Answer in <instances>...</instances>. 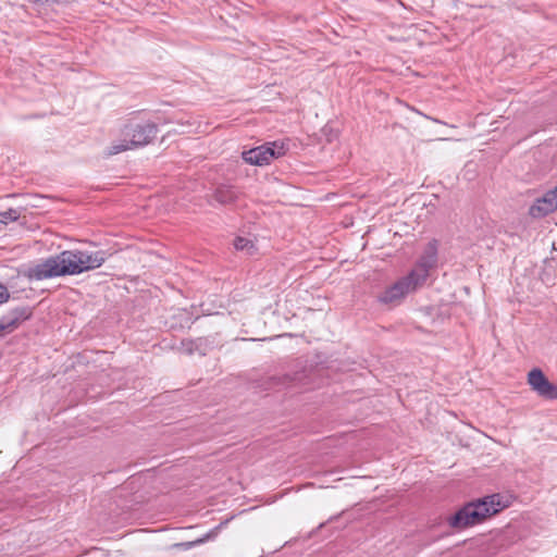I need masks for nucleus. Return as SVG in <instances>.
I'll use <instances>...</instances> for the list:
<instances>
[{"mask_svg":"<svg viewBox=\"0 0 557 557\" xmlns=\"http://www.w3.org/2000/svg\"><path fill=\"white\" fill-rule=\"evenodd\" d=\"M104 262L102 252L66 250L49 258L29 270V277L45 280L61 275H73L99 268Z\"/></svg>","mask_w":557,"mask_h":557,"instance_id":"obj_1","label":"nucleus"},{"mask_svg":"<svg viewBox=\"0 0 557 557\" xmlns=\"http://www.w3.org/2000/svg\"><path fill=\"white\" fill-rule=\"evenodd\" d=\"M436 262L437 244L436 242H431L410 273L386 288L380 296V300L385 304H397L407 295L424 286L430 276V270L436 265Z\"/></svg>","mask_w":557,"mask_h":557,"instance_id":"obj_2","label":"nucleus"},{"mask_svg":"<svg viewBox=\"0 0 557 557\" xmlns=\"http://www.w3.org/2000/svg\"><path fill=\"white\" fill-rule=\"evenodd\" d=\"M503 508L505 505L500 503L499 495L486 496L465 505L448 519V524L453 529L462 530L483 522Z\"/></svg>","mask_w":557,"mask_h":557,"instance_id":"obj_3","label":"nucleus"},{"mask_svg":"<svg viewBox=\"0 0 557 557\" xmlns=\"http://www.w3.org/2000/svg\"><path fill=\"white\" fill-rule=\"evenodd\" d=\"M286 152L283 143H271L243 152L244 160L252 165H267L272 160L284 156Z\"/></svg>","mask_w":557,"mask_h":557,"instance_id":"obj_4","label":"nucleus"},{"mask_svg":"<svg viewBox=\"0 0 557 557\" xmlns=\"http://www.w3.org/2000/svg\"><path fill=\"white\" fill-rule=\"evenodd\" d=\"M528 384L540 397L557 400V385L550 383L541 369H532L528 373Z\"/></svg>","mask_w":557,"mask_h":557,"instance_id":"obj_5","label":"nucleus"},{"mask_svg":"<svg viewBox=\"0 0 557 557\" xmlns=\"http://www.w3.org/2000/svg\"><path fill=\"white\" fill-rule=\"evenodd\" d=\"M157 135V127L152 123H137L127 127L126 136L133 148L149 144Z\"/></svg>","mask_w":557,"mask_h":557,"instance_id":"obj_6","label":"nucleus"},{"mask_svg":"<svg viewBox=\"0 0 557 557\" xmlns=\"http://www.w3.org/2000/svg\"><path fill=\"white\" fill-rule=\"evenodd\" d=\"M557 210V186L537 199L530 208L533 216H543Z\"/></svg>","mask_w":557,"mask_h":557,"instance_id":"obj_7","label":"nucleus"},{"mask_svg":"<svg viewBox=\"0 0 557 557\" xmlns=\"http://www.w3.org/2000/svg\"><path fill=\"white\" fill-rule=\"evenodd\" d=\"M131 149H133V145L129 138H123L108 146L104 153L107 156H114Z\"/></svg>","mask_w":557,"mask_h":557,"instance_id":"obj_8","label":"nucleus"},{"mask_svg":"<svg viewBox=\"0 0 557 557\" xmlns=\"http://www.w3.org/2000/svg\"><path fill=\"white\" fill-rule=\"evenodd\" d=\"M234 247L236 250L243 251L247 255H252L256 251L255 243L250 237H236L234 240Z\"/></svg>","mask_w":557,"mask_h":557,"instance_id":"obj_9","label":"nucleus"},{"mask_svg":"<svg viewBox=\"0 0 557 557\" xmlns=\"http://www.w3.org/2000/svg\"><path fill=\"white\" fill-rule=\"evenodd\" d=\"M18 323L20 321L17 318L2 317L0 319V337L13 332L17 327Z\"/></svg>","mask_w":557,"mask_h":557,"instance_id":"obj_10","label":"nucleus"},{"mask_svg":"<svg viewBox=\"0 0 557 557\" xmlns=\"http://www.w3.org/2000/svg\"><path fill=\"white\" fill-rule=\"evenodd\" d=\"M18 218V212L14 209H10L8 211L0 213V222L7 224L9 222L15 221Z\"/></svg>","mask_w":557,"mask_h":557,"instance_id":"obj_11","label":"nucleus"},{"mask_svg":"<svg viewBox=\"0 0 557 557\" xmlns=\"http://www.w3.org/2000/svg\"><path fill=\"white\" fill-rule=\"evenodd\" d=\"M8 298H9L8 289L3 285H0V304L7 301Z\"/></svg>","mask_w":557,"mask_h":557,"instance_id":"obj_12","label":"nucleus"},{"mask_svg":"<svg viewBox=\"0 0 557 557\" xmlns=\"http://www.w3.org/2000/svg\"><path fill=\"white\" fill-rule=\"evenodd\" d=\"M208 539H210V535H206L205 537L200 539V540H197L195 542H189V543H186V544H183L184 546L186 547H191V546H195L197 544H201V543H205Z\"/></svg>","mask_w":557,"mask_h":557,"instance_id":"obj_13","label":"nucleus"},{"mask_svg":"<svg viewBox=\"0 0 557 557\" xmlns=\"http://www.w3.org/2000/svg\"><path fill=\"white\" fill-rule=\"evenodd\" d=\"M188 125L180 124L178 127L171 129L173 133H185Z\"/></svg>","mask_w":557,"mask_h":557,"instance_id":"obj_14","label":"nucleus"}]
</instances>
